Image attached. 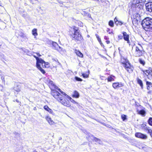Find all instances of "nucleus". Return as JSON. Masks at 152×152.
<instances>
[{
  "mask_svg": "<svg viewBox=\"0 0 152 152\" xmlns=\"http://www.w3.org/2000/svg\"><path fill=\"white\" fill-rule=\"evenodd\" d=\"M145 0H133L132 1L131 6V8L129 10V11H133L134 12H137L138 11L141 10L143 9V3Z\"/></svg>",
  "mask_w": 152,
  "mask_h": 152,
  "instance_id": "obj_1",
  "label": "nucleus"
},
{
  "mask_svg": "<svg viewBox=\"0 0 152 152\" xmlns=\"http://www.w3.org/2000/svg\"><path fill=\"white\" fill-rule=\"evenodd\" d=\"M52 95L58 101L64 106L69 107L70 106V104L69 101L65 98L58 91L53 90L52 93Z\"/></svg>",
  "mask_w": 152,
  "mask_h": 152,
  "instance_id": "obj_2",
  "label": "nucleus"
},
{
  "mask_svg": "<svg viewBox=\"0 0 152 152\" xmlns=\"http://www.w3.org/2000/svg\"><path fill=\"white\" fill-rule=\"evenodd\" d=\"M69 34L72 37V39L80 41L82 38L81 35L80 34L77 28L74 26L71 28L70 30Z\"/></svg>",
  "mask_w": 152,
  "mask_h": 152,
  "instance_id": "obj_3",
  "label": "nucleus"
},
{
  "mask_svg": "<svg viewBox=\"0 0 152 152\" xmlns=\"http://www.w3.org/2000/svg\"><path fill=\"white\" fill-rule=\"evenodd\" d=\"M142 25L143 28L146 31L152 29V18H146L142 20Z\"/></svg>",
  "mask_w": 152,
  "mask_h": 152,
  "instance_id": "obj_4",
  "label": "nucleus"
},
{
  "mask_svg": "<svg viewBox=\"0 0 152 152\" xmlns=\"http://www.w3.org/2000/svg\"><path fill=\"white\" fill-rule=\"evenodd\" d=\"M123 64L124 66L128 72H130L132 71V68L129 63L127 62L124 63H123Z\"/></svg>",
  "mask_w": 152,
  "mask_h": 152,
  "instance_id": "obj_5",
  "label": "nucleus"
},
{
  "mask_svg": "<svg viewBox=\"0 0 152 152\" xmlns=\"http://www.w3.org/2000/svg\"><path fill=\"white\" fill-rule=\"evenodd\" d=\"M145 5L146 10L150 12H152V2L146 3Z\"/></svg>",
  "mask_w": 152,
  "mask_h": 152,
  "instance_id": "obj_6",
  "label": "nucleus"
},
{
  "mask_svg": "<svg viewBox=\"0 0 152 152\" xmlns=\"http://www.w3.org/2000/svg\"><path fill=\"white\" fill-rule=\"evenodd\" d=\"M135 136L136 137L140 138L143 139H146L147 138V136L142 134L140 132L136 133L135 134Z\"/></svg>",
  "mask_w": 152,
  "mask_h": 152,
  "instance_id": "obj_7",
  "label": "nucleus"
},
{
  "mask_svg": "<svg viewBox=\"0 0 152 152\" xmlns=\"http://www.w3.org/2000/svg\"><path fill=\"white\" fill-rule=\"evenodd\" d=\"M88 136L89 137H90L92 140H94L97 143L99 144H101L102 143V142L99 139H98L96 137H95L94 136L89 133L88 134Z\"/></svg>",
  "mask_w": 152,
  "mask_h": 152,
  "instance_id": "obj_8",
  "label": "nucleus"
},
{
  "mask_svg": "<svg viewBox=\"0 0 152 152\" xmlns=\"http://www.w3.org/2000/svg\"><path fill=\"white\" fill-rule=\"evenodd\" d=\"M41 56V55L39 54V57ZM40 64H41L43 68L48 67V66H45V62L42 59L39 58V64L40 66Z\"/></svg>",
  "mask_w": 152,
  "mask_h": 152,
  "instance_id": "obj_9",
  "label": "nucleus"
},
{
  "mask_svg": "<svg viewBox=\"0 0 152 152\" xmlns=\"http://www.w3.org/2000/svg\"><path fill=\"white\" fill-rule=\"evenodd\" d=\"M124 86V84L121 83H115L113 84V87L115 89L122 87Z\"/></svg>",
  "mask_w": 152,
  "mask_h": 152,
  "instance_id": "obj_10",
  "label": "nucleus"
},
{
  "mask_svg": "<svg viewBox=\"0 0 152 152\" xmlns=\"http://www.w3.org/2000/svg\"><path fill=\"white\" fill-rule=\"evenodd\" d=\"M58 90L62 94L66 96V97H67L68 98H69L71 102L74 104H78V103L77 102H76L74 99L71 98V97H69L68 95L66 94L64 92L61 91L60 89L59 88L58 89Z\"/></svg>",
  "mask_w": 152,
  "mask_h": 152,
  "instance_id": "obj_11",
  "label": "nucleus"
},
{
  "mask_svg": "<svg viewBox=\"0 0 152 152\" xmlns=\"http://www.w3.org/2000/svg\"><path fill=\"white\" fill-rule=\"evenodd\" d=\"M144 53V51L141 50L139 51L135 52V55L136 57H140L142 56Z\"/></svg>",
  "mask_w": 152,
  "mask_h": 152,
  "instance_id": "obj_12",
  "label": "nucleus"
},
{
  "mask_svg": "<svg viewBox=\"0 0 152 152\" xmlns=\"http://www.w3.org/2000/svg\"><path fill=\"white\" fill-rule=\"evenodd\" d=\"M45 118L50 125H52L54 124V122L52 120H51L50 117L47 116Z\"/></svg>",
  "mask_w": 152,
  "mask_h": 152,
  "instance_id": "obj_13",
  "label": "nucleus"
},
{
  "mask_svg": "<svg viewBox=\"0 0 152 152\" xmlns=\"http://www.w3.org/2000/svg\"><path fill=\"white\" fill-rule=\"evenodd\" d=\"M75 53L78 56L83 58V54L79 50H75L74 51Z\"/></svg>",
  "mask_w": 152,
  "mask_h": 152,
  "instance_id": "obj_14",
  "label": "nucleus"
},
{
  "mask_svg": "<svg viewBox=\"0 0 152 152\" xmlns=\"http://www.w3.org/2000/svg\"><path fill=\"white\" fill-rule=\"evenodd\" d=\"M146 84L147 85V89L148 90L152 89V83L148 81L146 82Z\"/></svg>",
  "mask_w": 152,
  "mask_h": 152,
  "instance_id": "obj_15",
  "label": "nucleus"
},
{
  "mask_svg": "<svg viewBox=\"0 0 152 152\" xmlns=\"http://www.w3.org/2000/svg\"><path fill=\"white\" fill-rule=\"evenodd\" d=\"M52 45L53 47V48L56 50L57 48H60V47L59 46L58 44L55 42H52Z\"/></svg>",
  "mask_w": 152,
  "mask_h": 152,
  "instance_id": "obj_16",
  "label": "nucleus"
},
{
  "mask_svg": "<svg viewBox=\"0 0 152 152\" xmlns=\"http://www.w3.org/2000/svg\"><path fill=\"white\" fill-rule=\"evenodd\" d=\"M123 34L124 39L125 40H128L129 38V35L127 34L126 32H123Z\"/></svg>",
  "mask_w": 152,
  "mask_h": 152,
  "instance_id": "obj_17",
  "label": "nucleus"
},
{
  "mask_svg": "<svg viewBox=\"0 0 152 152\" xmlns=\"http://www.w3.org/2000/svg\"><path fill=\"white\" fill-rule=\"evenodd\" d=\"M44 108L45 110L48 111L51 114H52L53 113V111L52 110L50 109L49 108L48 106L45 105L44 106Z\"/></svg>",
  "mask_w": 152,
  "mask_h": 152,
  "instance_id": "obj_18",
  "label": "nucleus"
},
{
  "mask_svg": "<svg viewBox=\"0 0 152 152\" xmlns=\"http://www.w3.org/2000/svg\"><path fill=\"white\" fill-rule=\"evenodd\" d=\"M137 83L139 84L140 86L141 87V88L143 89V84L142 81L140 79L138 78H137Z\"/></svg>",
  "mask_w": 152,
  "mask_h": 152,
  "instance_id": "obj_19",
  "label": "nucleus"
},
{
  "mask_svg": "<svg viewBox=\"0 0 152 152\" xmlns=\"http://www.w3.org/2000/svg\"><path fill=\"white\" fill-rule=\"evenodd\" d=\"M14 90L17 92H20V86L18 85L15 86L14 87Z\"/></svg>",
  "mask_w": 152,
  "mask_h": 152,
  "instance_id": "obj_20",
  "label": "nucleus"
},
{
  "mask_svg": "<svg viewBox=\"0 0 152 152\" xmlns=\"http://www.w3.org/2000/svg\"><path fill=\"white\" fill-rule=\"evenodd\" d=\"M56 50L58 51L61 54L64 53L65 52V49L62 48L61 47L60 49L59 48H57Z\"/></svg>",
  "mask_w": 152,
  "mask_h": 152,
  "instance_id": "obj_21",
  "label": "nucleus"
},
{
  "mask_svg": "<svg viewBox=\"0 0 152 152\" xmlns=\"http://www.w3.org/2000/svg\"><path fill=\"white\" fill-rule=\"evenodd\" d=\"M113 77H115L112 75L109 77L107 78V80L108 82H111L114 80V79L113 78Z\"/></svg>",
  "mask_w": 152,
  "mask_h": 152,
  "instance_id": "obj_22",
  "label": "nucleus"
},
{
  "mask_svg": "<svg viewBox=\"0 0 152 152\" xmlns=\"http://www.w3.org/2000/svg\"><path fill=\"white\" fill-rule=\"evenodd\" d=\"M73 96L77 98H78L79 96V93L77 91H75L74 92V94L73 95Z\"/></svg>",
  "mask_w": 152,
  "mask_h": 152,
  "instance_id": "obj_23",
  "label": "nucleus"
},
{
  "mask_svg": "<svg viewBox=\"0 0 152 152\" xmlns=\"http://www.w3.org/2000/svg\"><path fill=\"white\" fill-rule=\"evenodd\" d=\"M139 113L142 116H144L145 115V112L144 110H142L139 111Z\"/></svg>",
  "mask_w": 152,
  "mask_h": 152,
  "instance_id": "obj_24",
  "label": "nucleus"
},
{
  "mask_svg": "<svg viewBox=\"0 0 152 152\" xmlns=\"http://www.w3.org/2000/svg\"><path fill=\"white\" fill-rule=\"evenodd\" d=\"M37 29H34L32 31V34L34 36H37Z\"/></svg>",
  "mask_w": 152,
  "mask_h": 152,
  "instance_id": "obj_25",
  "label": "nucleus"
},
{
  "mask_svg": "<svg viewBox=\"0 0 152 152\" xmlns=\"http://www.w3.org/2000/svg\"><path fill=\"white\" fill-rule=\"evenodd\" d=\"M39 70L43 74H45L46 73L45 70L42 69L40 66H39Z\"/></svg>",
  "mask_w": 152,
  "mask_h": 152,
  "instance_id": "obj_26",
  "label": "nucleus"
},
{
  "mask_svg": "<svg viewBox=\"0 0 152 152\" xmlns=\"http://www.w3.org/2000/svg\"><path fill=\"white\" fill-rule=\"evenodd\" d=\"M139 61L140 64H142L143 65H144L145 64V62L141 58L139 59Z\"/></svg>",
  "mask_w": 152,
  "mask_h": 152,
  "instance_id": "obj_27",
  "label": "nucleus"
},
{
  "mask_svg": "<svg viewBox=\"0 0 152 152\" xmlns=\"http://www.w3.org/2000/svg\"><path fill=\"white\" fill-rule=\"evenodd\" d=\"M143 73L146 75L148 76L149 75L150 72L149 70H142Z\"/></svg>",
  "mask_w": 152,
  "mask_h": 152,
  "instance_id": "obj_28",
  "label": "nucleus"
},
{
  "mask_svg": "<svg viewBox=\"0 0 152 152\" xmlns=\"http://www.w3.org/2000/svg\"><path fill=\"white\" fill-rule=\"evenodd\" d=\"M148 124L152 126V118H150L148 121Z\"/></svg>",
  "mask_w": 152,
  "mask_h": 152,
  "instance_id": "obj_29",
  "label": "nucleus"
},
{
  "mask_svg": "<svg viewBox=\"0 0 152 152\" xmlns=\"http://www.w3.org/2000/svg\"><path fill=\"white\" fill-rule=\"evenodd\" d=\"M121 118L122 119L123 121H125V120L126 119V115H122L121 116Z\"/></svg>",
  "mask_w": 152,
  "mask_h": 152,
  "instance_id": "obj_30",
  "label": "nucleus"
},
{
  "mask_svg": "<svg viewBox=\"0 0 152 152\" xmlns=\"http://www.w3.org/2000/svg\"><path fill=\"white\" fill-rule=\"evenodd\" d=\"M113 25H114V23L113 21L110 20L109 21V25L110 26L112 27H113Z\"/></svg>",
  "mask_w": 152,
  "mask_h": 152,
  "instance_id": "obj_31",
  "label": "nucleus"
},
{
  "mask_svg": "<svg viewBox=\"0 0 152 152\" xmlns=\"http://www.w3.org/2000/svg\"><path fill=\"white\" fill-rule=\"evenodd\" d=\"M141 46L140 45H139V46L136 47L135 52L141 50Z\"/></svg>",
  "mask_w": 152,
  "mask_h": 152,
  "instance_id": "obj_32",
  "label": "nucleus"
},
{
  "mask_svg": "<svg viewBox=\"0 0 152 152\" xmlns=\"http://www.w3.org/2000/svg\"><path fill=\"white\" fill-rule=\"evenodd\" d=\"M75 79L77 81H82V80L81 78L77 77H75Z\"/></svg>",
  "mask_w": 152,
  "mask_h": 152,
  "instance_id": "obj_33",
  "label": "nucleus"
},
{
  "mask_svg": "<svg viewBox=\"0 0 152 152\" xmlns=\"http://www.w3.org/2000/svg\"><path fill=\"white\" fill-rule=\"evenodd\" d=\"M34 56L36 58L37 60L36 67L37 68H38V57L35 56Z\"/></svg>",
  "mask_w": 152,
  "mask_h": 152,
  "instance_id": "obj_34",
  "label": "nucleus"
},
{
  "mask_svg": "<svg viewBox=\"0 0 152 152\" xmlns=\"http://www.w3.org/2000/svg\"><path fill=\"white\" fill-rule=\"evenodd\" d=\"M96 35L98 41L100 43H101V39L99 37V36L97 34H96Z\"/></svg>",
  "mask_w": 152,
  "mask_h": 152,
  "instance_id": "obj_35",
  "label": "nucleus"
},
{
  "mask_svg": "<svg viewBox=\"0 0 152 152\" xmlns=\"http://www.w3.org/2000/svg\"><path fill=\"white\" fill-rule=\"evenodd\" d=\"M82 75L83 77L85 78H87L88 76V75L84 73H83Z\"/></svg>",
  "mask_w": 152,
  "mask_h": 152,
  "instance_id": "obj_36",
  "label": "nucleus"
},
{
  "mask_svg": "<svg viewBox=\"0 0 152 152\" xmlns=\"http://www.w3.org/2000/svg\"><path fill=\"white\" fill-rule=\"evenodd\" d=\"M116 24L117 25H121L123 24V23L121 21H118L117 23H116Z\"/></svg>",
  "mask_w": 152,
  "mask_h": 152,
  "instance_id": "obj_37",
  "label": "nucleus"
},
{
  "mask_svg": "<svg viewBox=\"0 0 152 152\" xmlns=\"http://www.w3.org/2000/svg\"><path fill=\"white\" fill-rule=\"evenodd\" d=\"M114 21L116 24V23H117L118 21L116 18H115L114 19Z\"/></svg>",
  "mask_w": 152,
  "mask_h": 152,
  "instance_id": "obj_38",
  "label": "nucleus"
},
{
  "mask_svg": "<svg viewBox=\"0 0 152 152\" xmlns=\"http://www.w3.org/2000/svg\"><path fill=\"white\" fill-rule=\"evenodd\" d=\"M104 77H103V76H100V79H101V80H106V79H104Z\"/></svg>",
  "mask_w": 152,
  "mask_h": 152,
  "instance_id": "obj_39",
  "label": "nucleus"
},
{
  "mask_svg": "<svg viewBox=\"0 0 152 152\" xmlns=\"http://www.w3.org/2000/svg\"><path fill=\"white\" fill-rule=\"evenodd\" d=\"M45 66H48H48H48L49 63L48 62H45Z\"/></svg>",
  "mask_w": 152,
  "mask_h": 152,
  "instance_id": "obj_40",
  "label": "nucleus"
},
{
  "mask_svg": "<svg viewBox=\"0 0 152 152\" xmlns=\"http://www.w3.org/2000/svg\"><path fill=\"white\" fill-rule=\"evenodd\" d=\"M118 38L120 39H122V36L121 35H119L118 36Z\"/></svg>",
  "mask_w": 152,
  "mask_h": 152,
  "instance_id": "obj_41",
  "label": "nucleus"
},
{
  "mask_svg": "<svg viewBox=\"0 0 152 152\" xmlns=\"http://www.w3.org/2000/svg\"><path fill=\"white\" fill-rule=\"evenodd\" d=\"M106 42L107 44H109L110 43V41L107 40L106 41Z\"/></svg>",
  "mask_w": 152,
  "mask_h": 152,
  "instance_id": "obj_42",
  "label": "nucleus"
},
{
  "mask_svg": "<svg viewBox=\"0 0 152 152\" xmlns=\"http://www.w3.org/2000/svg\"><path fill=\"white\" fill-rule=\"evenodd\" d=\"M104 39H105V40H107V39H108V38H107V37L106 36H105L104 37Z\"/></svg>",
  "mask_w": 152,
  "mask_h": 152,
  "instance_id": "obj_43",
  "label": "nucleus"
},
{
  "mask_svg": "<svg viewBox=\"0 0 152 152\" xmlns=\"http://www.w3.org/2000/svg\"><path fill=\"white\" fill-rule=\"evenodd\" d=\"M1 80H4V77H2V76L1 77Z\"/></svg>",
  "mask_w": 152,
  "mask_h": 152,
  "instance_id": "obj_44",
  "label": "nucleus"
},
{
  "mask_svg": "<svg viewBox=\"0 0 152 152\" xmlns=\"http://www.w3.org/2000/svg\"><path fill=\"white\" fill-rule=\"evenodd\" d=\"M16 101L17 102H18V103L19 102V103H20V102H19L18 99H16Z\"/></svg>",
  "mask_w": 152,
  "mask_h": 152,
  "instance_id": "obj_45",
  "label": "nucleus"
},
{
  "mask_svg": "<svg viewBox=\"0 0 152 152\" xmlns=\"http://www.w3.org/2000/svg\"><path fill=\"white\" fill-rule=\"evenodd\" d=\"M126 41H127V43H129V39H128V40H126Z\"/></svg>",
  "mask_w": 152,
  "mask_h": 152,
  "instance_id": "obj_46",
  "label": "nucleus"
},
{
  "mask_svg": "<svg viewBox=\"0 0 152 152\" xmlns=\"http://www.w3.org/2000/svg\"><path fill=\"white\" fill-rule=\"evenodd\" d=\"M152 131V130H151V129H150V130H149V131H149V132H151V131Z\"/></svg>",
  "mask_w": 152,
  "mask_h": 152,
  "instance_id": "obj_47",
  "label": "nucleus"
},
{
  "mask_svg": "<svg viewBox=\"0 0 152 152\" xmlns=\"http://www.w3.org/2000/svg\"><path fill=\"white\" fill-rule=\"evenodd\" d=\"M53 81H51L50 82V83H51V84H53Z\"/></svg>",
  "mask_w": 152,
  "mask_h": 152,
  "instance_id": "obj_48",
  "label": "nucleus"
},
{
  "mask_svg": "<svg viewBox=\"0 0 152 152\" xmlns=\"http://www.w3.org/2000/svg\"><path fill=\"white\" fill-rule=\"evenodd\" d=\"M151 92V91H149V92H148V93H150Z\"/></svg>",
  "mask_w": 152,
  "mask_h": 152,
  "instance_id": "obj_49",
  "label": "nucleus"
},
{
  "mask_svg": "<svg viewBox=\"0 0 152 152\" xmlns=\"http://www.w3.org/2000/svg\"><path fill=\"white\" fill-rule=\"evenodd\" d=\"M108 30H107V31L108 32V31L110 30L109 29H107Z\"/></svg>",
  "mask_w": 152,
  "mask_h": 152,
  "instance_id": "obj_50",
  "label": "nucleus"
},
{
  "mask_svg": "<svg viewBox=\"0 0 152 152\" xmlns=\"http://www.w3.org/2000/svg\"><path fill=\"white\" fill-rule=\"evenodd\" d=\"M113 33V32H109V34H111V33Z\"/></svg>",
  "mask_w": 152,
  "mask_h": 152,
  "instance_id": "obj_51",
  "label": "nucleus"
},
{
  "mask_svg": "<svg viewBox=\"0 0 152 152\" xmlns=\"http://www.w3.org/2000/svg\"><path fill=\"white\" fill-rule=\"evenodd\" d=\"M33 152H37V151H34Z\"/></svg>",
  "mask_w": 152,
  "mask_h": 152,
  "instance_id": "obj_52",
  "label": "nucleus"
},
{
  "mask_svg": "<svg viewBox=\"0 0 152 152\" xmlns=\"http://www.w3.org/2000/svg\"><path fill=\"white\" fill-rule=\"evenodd\" d=\"M53 86H54V84H53Z\"/></svg>",
  "mask_w": 152,
  "mask_h": 152,
  "instance_id": "obj_53",
  "label": "nucleus"
},
{
  "mask_svg": "<svg viewBox=\"0 0 152 152\" xmlns=\"http://www.w3.org/2000/svg\"><path fill=\"white\" fill-rule=\"evenodd\" d=\"M34 110L35 109V108H34Z\"/></svg>",
  "mask_w": 152,
  "mask_h": 152,
  "instance_id": "obj_54",
  "label": "nucleus"
},
{
  "mask_svg": "<svg viewBox=\"0 0 152 152\" xmlns=\"http://www.w3.org/2000/svg\"><path fill=\"white\" fill-rule=\"evenodd\" d=\"M34 110L35 109V108H34Z\"/></svg>",
  "mask_w": 152,
  "mask_h": 152,
  "instance_id": "obj_55",
  "label": "nucleus"
}]
</instances>
